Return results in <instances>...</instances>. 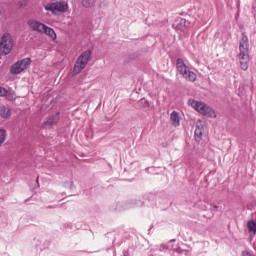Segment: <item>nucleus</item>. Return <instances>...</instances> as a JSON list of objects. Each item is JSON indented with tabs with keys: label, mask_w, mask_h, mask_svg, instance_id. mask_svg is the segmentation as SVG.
Masks as SVG:
<instances>
[{
	"label": "nucleus",
	"mask_w": 256,
	"mask_h": 256,
	"mask_svg": "<svg viewBox=\"0 0 256 256\" xmlns=\"http://www.w3.org/2000/svg\"><path fill=\"white\" fill-rule=\"evenodd\" d=\"M247 227H248V231H250V233H254V235L256 234V222L254 220L248 221Z\"/></svg>",
	"instance_id": "17"
},
{
	"label": "nucleus",
	"mask_w": 256,
	"mask_h": 256,
	"mask_svg": "<svg viewBox=\"0 0 256 256\" xmlns=\"http://www.w3.org/2000/svg\"><path fill=\"white\" fill-rule=\"evenodd\" d=\"M175 253H184L185 250H183L181 247L177 246L176 248H172Z\"/></svg>",
	"instance_id": "21"
},
{
	"label": "nucleus",
	"mask_w": 256,
	"mask_h": 256,
	"mask_svg": "<svg viewBox=\"0 0 256 256\" xmlns=\"http://www.w3.org/2000/svg\"><path fill=\"white\" fill-rule=\"evenodd\" d=\"M82 5L83 7H93V5H95V0H83Z\"/></svg>",
	"instance_id": "20"
},
{
	"label": "nucleus",
	"mask_w": 256,
	"mask_h": 256,
	"mask_svg": "<svg viewBox=\"0 0 256 256\" xmlns=\"http://www.w3.org/2000/svg\"><path fill=\"white\" fill-rule=\"evenodd\" d=\"M30 65L31 58H23L22 60H18L11 66L10 73L12 75H19L20 73H23L25 69H28Z\"/></svg>",
	"instance_id": "7"
},
{
	"label": "nucleus",
	"mask_w": 256,
	"mask_h": 256,
	"mask_svg": "<svg viewBox=\"0 0 256 256\" xmlns=\"http://www.w3.org/2000/svg\"><path fill=\"white\" fill-rule=\"evenodd\" d=\"M170 120L174 127H179L181 125V120L179 118V113L177 111H173L171 113Z\"/></svg>",
	"instance_id": "13"
},
{
	"label": "nucleus",
	"mask_w": 256,
	"mask_h": 256,
	"mask_svg": "<svg viewBox=\"0 0 256 256\" xmlns=\"http://www.w3.org/2000/svg\"><path fill=\"white\" fill-rule=\"evenodd\" d=\"M0 97H6L8 101H13L15 99V92L0 86Z\"/></svg>",
	"instance_id": "11"
},
{
	"label": "nucleus",
	"mask_w": 256,
	"mask_h": 256,
	"mask_svg": "<svg viewBox=\"0 0 256 256\" xmlns=\"http://www.w3.org/2000/svg\"><path fill=\"white\" fill-rule=\"evenodd\" d=\"M0 117L9 119L11 117V108L7 106H0Z\"/></svg>",
	"instance_id": "15"
},
{
	"label": "nucleus",
	"mask_w": 256,
	"mask_h": 256,
	"mask_svg": "<svg viewBox=\"0 0 256 256\" xmlns=\"http://www.w3.org/2000/svg\"><path fill=\"white\" fill-rule=\"evenodd\" d=\"M43 33L45 35H48L51 39H57V34L55 33V30L53 28L46 25V28H44Z\"/></svg>",
	"instance_id": "16"
},
{
	"label": "nucleus",
	"mask_w": 256,
	"mask_h": 256,
	"mask_svg": "<svg viewBox=\"0 0 256 256\" xmlns=\"http://www.w3.org/2000/svg\"><path fill=\"white\" fill-rule=\"evenodd\" d=\"M175 239L170 240L168 243H162L158 246H156V250L160 251L161 253H167V251H172L173 245L171 243H175Z\"/></svg>",
	"instance_id": "12"
},
{
	"label": "nucleus",
	"mask_w": 256,
	"mask_h": 256,
	"mask_svg": "<svg viewBox=\"0 0 256 256\" xmlns=\"http://www.w3.org/2000/svg\"><path fill=\"white\" fill-rule=\"evenodd\" d=\"M61 117L60 112H56L55 114L50 115L46 121L43 123L44 129H53L57 123H59V119Z\"/></svg>",
	"instance_id": "8"
},
{
	"label": "nucleus",
	"mask_w": 256,
	"mask_h": 256,
	"mask_svg": "<svg viewBox=\"0 0 256 256\" xmlns=\"http://www.w3.org/2000/svg\"><path fill=\"white\" fill-rule=\"evenodd\" d=\"M5 139H7V130L6 129H0V147L5 143Z\"/></svg>",
	"instance_id": "19"
},
{
	"label": "nucleus",
	"mask_w": 256,
	"mask_h": 256,
	"mask_svg": "<svg viewBox=\"0 0 256 256\" xmlns=\"http://www.w3.org/2000/svg\"><path fill=\"white\" fill-rule=\"evenodd\" d=\"M241 39L239 42V51L238 59L240 61V67L243 71L249 69V37L245 32H242Z\"/></svg>",
	"instance_id": "1"
},
{
	"label": "nucleus",
	"mask_w": 256,
	"mask_h": 256,
	"mask_svg": "<svg viewBox=\"0 0 256 256\" xmlns=\"http://www.w3.org/2000/svg\"><path fill=\"white\" fill-rule=\"evenodd\" d=\"M211 211H219V206L218 205H211Z\"/></svg>",
	"instance_id": "23"
},
{
	"label": "nucleus",
	"mask_w": 256,
	"mask_h": 256,
	"mask_svg": "<svg viewBox=\"0 0 256 256\" xmlns=\"http://www.w3.org/2000/svg\"><path fill=\"white\" fill-rule=\"evenodd\" d=\"M191 25V22L187 21L184 18H178L172 25L175 31H185L187 27Z\"/></svg>",
	"instance_id": "10"
},
{
	"label": "nucleus",
	"mask_w": 256,
	"mask_h": 256,
	"mask_svg": "<svg viewBox=\"0 0 256 256\" xmlns=\"http://www.w3.org/2000/svg\"><path fill=\"white\" fill-rule=\"evenodd\" d=\"M91 57H93V52L91 50L82 52L74 64L73 73L79 75V73L87 67V64L91 61Z\"/></svg>",
	"instance_id": "3"
},
{
	"label": "nucleus",
	"mask_w": 256,
	"mask_h": 256,
	"mask_svg": "<svg viewBox=\"0 0 256 256\" xmlns=\"http://www.w3.org/2000/svg\"><path fill=\"white\" fill-rule=\"evenodd\" d=\"M18 5L19 7H25V5H27V1H20Z\"/></svg>",
	"instance_id": "24"
},
{
	"label": "nucleus",
	"mask_w": 256,
	"mask_h": 256,
	"mask_svg": "<svg viewBox=\"0 0 256 256\" xmlns=\"http://www.w3.org/2000/svg\"><path fill=\"white\" fill-rule=\"evenodd\" d=\"M144 203L141 200H132L125 204L123 209H133V207H143Z\"/></svg>",
	"instance_id": "14"
},
{
	"label": "nucleus",
	"mask_w": 256,
	"mask_h": 256,
	"mask_svg": "<svg viewBox=\"0 0 256 256\" xmlns=\"http://www.w3.org/2000/svg\"><path fill=\"white\" fill-rule=\"evenodd\" d=\"M15 40L9 33H4L0 40V55H9L13 51Z\"/></svg>",
	"instance_id": "4"
},
{
	"label": "nucleus",
	"mask_w": 256,
	"mask_h": 256,
	"mask_svg": "<svg viewBox=\"0 0 256 256\" xmlns=\"http://www.w3.org/2000/svg\"><path fill=\"white\" fill-rule=\"evenodd\" d=\"M45 11H50L53 15H59V13H67L69 4L65 2H52L44 7Z\"/></svg>",
	"instance_id": "6"
},
{
	"label": "nucleus",
	"mask_w": 256,
	"mask_h": 256,
	"mask_svg": "<svg viewBox=\"0 0 256 256\" xmlns=\"http://www.w3.org/2000/svg\"><path fill=\"white\" fill-rule=\"evenodd\" d=\"M176 69L178 73L182 75L184 79H186V81H189L190 83H195V81H197V74L191 71V69L189 68V66H187V64H185V61H183V59H176Z\"/></svg>",
	"instance_id": "2"
},
{
	"label": "nucleus",
	"mask_w": 256,
	"mask_h": 256,
	"mask_svg": "<svg viewBox=\"0 0 256 256\" xmlns=\"http://www.w3.org/2000/svg\"><path fill=\"white\" fill-rule=\"evenodd\" d=\"M28 27L32 29V31H36L37 33L43 34V31L46 29V24L42 23L41 21L35 19L28 20Z\"/></svg>",
	"instance_id": "9"
},
{
	"label": "nucleus",
	"mask_w": 256,
	"mask_h": 256,
	"mask_svg": "<svg viewBox=\"0 0 256 256\" xmlns=\"http://www.w3.org/2000/svg\"><path fill=\"white\" fill-rule=\"evenodd\" d=\"M191 105L201 115H205L206 117H217L215 110L203 102L193 100Z\"/></svg>",
	"instance_id": "5"
},
{
	"label": "nucleus",
	"mask_w": 256,
	"mask_h": 256,
	"mask_svg": "<svg viewBox=\"0 0 256 256\" xmlns=\"http://www.w3.org/2000/svg\"><path fill=\"white\" fill-rule=\"evenodd\" d=\"M194 135H195L196 141H201V139L203 138V129L197 127L195 129Z\"/></svg>",
	"instance_id": "18"
},
{
	"label": "nucleus",
	"mask_w": 256,
	"mask_h": 256,
	"mask_svg": "<svg viewBox=\"0 0 256 256\" xmlns=\"http://www.w3.org/2000/svg\"><path fill=\"white\" fill-rule=\"evenodd\" d=\"M64 229H73V224L72 223H65L64 224Z\"/></svg>",
	"instance_id": "22"
}]
</instances>
